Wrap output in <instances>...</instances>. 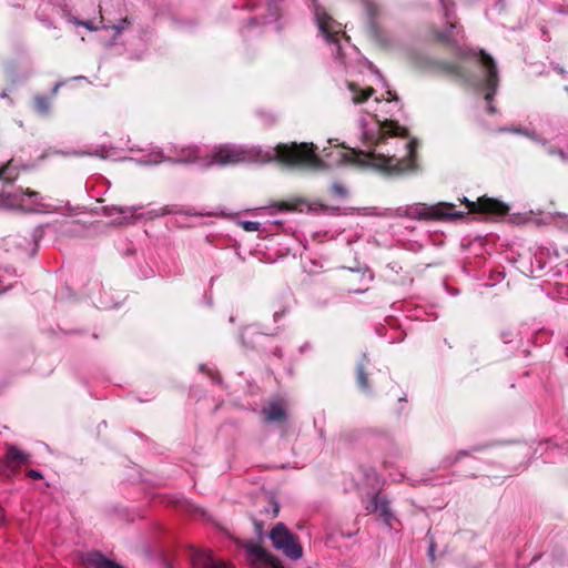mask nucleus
<instances>
[{
	"label": "nucleus",
	"mask_w": 568,
	"mask_h": 568,
	"mask_svg": "<svg viewBox=\"0 0 568 568\" xmlns=\"http://www.w3.org/2000/svg\"><path fill=\"white\" fill-rule=\"evenodd\" d=\"M408 155L404 159L386 156L375 151L364 152L348 149L343 153V160L346 163L356 165H371L387 174H402L416 169V155L414 142L407 143Z\"/></svg>",
	"instance_id": "f257e3e1"
},
{
	"label": "nucleus",
	"mask_w": 568,
	"mask_h": 568,
	"mask_svg": "<svg viewBox=\"0 0 568 568\" xmlns=\"http://www.w3.org/2000/svg\"><path fill=\"white\" fill-rule=\"evenodd\" d=\"M274 151L275 160L288 166H318L322 163L313 143H280Z\"/></svg>",
	"instance_id": "f03ea898"
},
{
	"label": "nucleus",
	"mask_w": 568,
	"mask_h": 568,
	"mask_svg": "<svg viewBox=\"0 0 568 568\" xmlns=\"http://www.w3.org/2000/svg\"><path fill=\"white\" fill-rule=\"evenodd\" d=\"M270 539L276 550L282 551L286 557L298 560L303 556V548L298 538L287 527L278 523L270 532Z\"/></svg>",
	"instance_id": "7ed1b4c3"
},
{
	"label": "nucleus",
	"mask_w": 568,
	"mask_h": 568,
	"mask_svg": "<svg viewBox=\"0 0 568 568\" xmlns=\"http://www.w3.org/2000/svg\"><path fill=\"white\" fill-rule=\"evenodd\" d=\"M416 216L425 221H453L465 217V213L455 211V205L452 203L439 202L416 209Z\"/></svg>",
	"instance_id": "20e7f679"
},
{
	"label": "nucleus",
	"mask_w": 568,
	"mask_h": 568,
	"mask_svg": "<svg viewBox=\"0 0 568 568\" xmlns=\"http://www.w3.org/2000/svg\"><path fill=\"white\" fill-rule=\"evenodd\" d=\"M462 202L466 204L470 213L487 214L495 217H503L509 213V206L506 203L486 195L478 197L475 202L464 197Z\"/></svg>",
	"instance_id": "39448f33"
},
{
	"label": "nucleus",
	"mask_w": 568,
	"mask_h": 568,
	"mask_svg": "<svg viewBox=\"0 0 568 568\" xmlns=\"http://www.w3.org/2000/svg\"><path fill=\"white\" fill-rule=\"evenodd\" d=\"M245 549L253 568H284L277 557L257 544L248 542Z\"/></svg>",
	"instance_id": "423d86ee"
},
{
	"label": "nucleus",
	"mask_w": 568,
	"mask_h": 568,
	"mask_svg": "<svg viewBox=\"0 0 568 568\" xmlns=\"http://www.w3.org/2000/svg\"><path fill=\"white\" fill-rule=\"evenodd\" d=\"M479 62L483 65V68L486 70L485 75V88H486V94L485 100L490 102L497 91L498 87V70L496 62L494 58L487 53L485 50H480L479 53Z\"/></svg>",
	"instance_id": "0eeeda50"
},
{
	"label": "nucleus",
	"mask_w": 568,
	"mask_h": 568,
	"mask_svg": "<svg viewBox=\"0 0 568 568\" xmlns=\"http://www.w3.org/2000/svg\"><path fill=\"white\" fill-rule=\"evenodd\" d=\"M246 159V154L243 150L229 146V145H221L215 149L213 154L211 155V160L209 162V166L213 164H217L221 166L226 165H236L239 163L244 162Z\"/></svg>",
	"instance_id": "6e6552de"
},
{
	"label": "nucleus",
	"mask_w": 568,
	"mask_h": 568,
	"mask_svg": "<svg viewBox=\"0 0 568 568\" xmlns=\"http://www.w3.org/2000/svg\"><path fill=\"white\" fill-rule=\"evenodd\" d=\"M407 135L408 130L405 126L399 125L398 122L394 120H385L384 122H381L378 131L375 135L369 136L366 133V136L369 138L371 144L374 146L385 142V140L388 138H406Z\"/></svg>",
	"instance_id": "1a4fd4ad"
},
{
	"label": "nucleus",
	"mask_w": 568,
	"mask_h": 568,
	"mask_svg": "<svg viewBox=\"0 0 568 568\" xmlns=\"http://www.w3.org/2000/svg\"><path fill=\"white\" fill-rule=\"evenodd\" d=\"M420 67L438 74H445L456 78L463 77L462 67L456 62L425 58L424 61L420 63Z\"/></svg>",
	"instance_id": "9d476101"
},
{
	"label": "nucleus",
	"mask_w": 568,
	"mask_h": 568,
	"mask_svg": "<svg viewBox=\"0 0 568 568\" xmlns=\"http://www.w3.org/2000/svg\"><path fill=\"white\" fill-rule=\"evenodd\" d=\"M191 561L197 568H226V564L216 559L212 551L207 549L195 551Z\"/></svg>",
	"instance_id": "9b49d317"
},
{
	"label": "nucleus",
	"mask_w": 568,
	"mask_h": 568,
	"mask_svg": "<svg viewBox=\"0 0 568 568\" xmlns=\"http://www.w3.org/2000/svg\"><path fill=\"white\" fill-rule=\"evenodd\" d=\"M263 414L268 422H284L286 419V403L281 398L271 400L263 408Z\"/></svg>",
	"instance_id": "f8f14e48"
},
{
	"label": "nucleus",
	"mask_w": 568,
	"mask_h": 568,
	"mask_svg": "<svg viewBox=\"0 0 568 568\" xmlns=\"http://www.w3.org/2000/svg\"><path fill=\"white\" fill-rule=\"evenodd\" d=\"M28 463L29 456L27 454L18 449L16 446L10 445L7 447L4 456V464L7 467L11 469H17Z\"/></svg>",
	"instance_id": "ddd939ff"
},
{
	"label": "nucleus",
	"mask_w": 568,
	"mask_h": 568,
	"mask_svg": "<svg viewBox=\"0 0 568 568\" xmlns=\"http://www.w3.org/2000/svg\"><path fill=\"white\" fill-rule=\"evenodd\" d=\"M0 210L24 211L22 200L16 193L0 192Z\"/></svg>",
	"instance_id": "4468645a"
},
{
	"label": "nucleus",
	"mask_w": 568,
	"mask_h": 568,
	"mask_svg": "<svg viewBox=\"0 0 568 568\" xmlns=\"http://www.w3.org/2000/svg\"><path fill=\"white\" fill-rule=\"evenodd\" d=\"M84 561L92 568H123L116 562L106 559L100 552H90L85 556Z\"/></svg>",
	"instance_id": "2eb2a0df"
},
{
	"label": "nucleus",
	"mask_w": 568,
	"mask_h": 568,
	"mask_svg": "<svg viewBox=\"0 0 568 568\" xmlns=\"http://www.w3.org/2000/svg\"><path fill=\"white\" fill-rule=\"evenodd\" d=\"M348 89L353 93V102L356 104L366 102L375 93V89L373 87H367L362 90L355 82H349Z\"/></svg>",
	"instance_id": "dca6fc26"
},
{
	"label": "nucleus",
	"mask_w": 568,
	"mask_h": 568,
	"mask_svg": "<svg viewBox=\"0 0 568 568\" xmlns=\"http://www.w3.org/2000/svg\"><path fill=\"white\" fill-rule=\"evenodd\" d=\"M13 162V159H11L4 165L0 166V180L6 184H12L19 178V171H17Z\"/></svg>",
	"instance_id": "f3484780"
},
{
	"label": "nucleus",
	"mask_w": 568,
	"mask_h": 568,
	"mask_svg": "<svg viewBox=\"0 0 568 568\" xmlns=\"http://www.w3.org/2000/svg\"><path fill=\"white\" fill-rule=\"evenodd\" d=\"M364 7H365V11L369 19V21H368L369 31L374 36H376L377 34V24L374 21V19L379 14V7L371 0H366L364 2Z\"/></svg>",
	"instance_id": "a211bd4d"
},
{
	"label": "nucleus",
	"mask_w": 568,
	"mask_h": 568,
	"mask_svg": "<svg viewBox=\"0 0 568 568\" xmlns=\"http://www.w3.org/2000/svg\"><path fill=\"white\" fill-rule=\"evenodd\" d=\"M374 511L378 513L379 517L390 526L392 513L388 505V501L382 500L379 498L374 499Z\"/></svg>",
	"instance_id": "6ab92c4d"
},
{
	"label": "nucleus",
	"mask_w": 568,
	"mask_h": 568,
	"mask_svg": "<svg viewBox=\"0 0 568 568\" xmlns=\"http://www.w3.org/2000/svg\"><path fill=\"white\" fill-rule=\"evenodd\" d=\"M199 159V150L196 148H186L181 151V158L175 163H191Z\"/></svg>",
	"instance_id": "aec40b11"
},
{
	"label": "nucleus",
	"mask_w": 568,
	"mask_h": 568,
	"mask_svg": "<svg viewBox=\"0 0 568 568\" xmlns=\"http://www.w3.org/2000/svg\"><path fill=\"white\" fill-rule=\"evenodd\" d=\"M305 202L301 199H294L291 201H278L274 203V206L277 207L280 211H295L301 205H304Z\"/></svg>",
	"instance_id": "412c9836"
},
{
	"label": "nucleus",
	"mask_w": 568,
	"mask_h": 568,
	"mask_svg": "<svg viewBox=\"0 0 568 568\" xmlns=\"http://www.w3.org/2000/svg\"><path fill=\"white\" fill-rule=\"evenodd\" d=\"M50 100L44 95H37L33 99V106L40 114H47L50 110Z\"/></svg>",
	"instance_id": "4be33fe9"
},
{
	"label": "nucleus",
	"mask_w": 568,
	"mask_h": 568,
	"mask_svg": "<svg viewBox=\"0 0 568 568\" xmlns=\"http://www.w3.org/2000/svg\"><path fill=\"white\" fill-rule=\"evenodd\" d=\"M329 193L334 197L345 199L347 196V189L339 182H334L329 187Z\"/></svg>",
	"instance_id": "5701e85b"
},
{
	"label": "nucleus",
	"mask_w": 568,
	"mask_h": 568,
	"mask_svg": "<svg viewBox=\"0 0 568 568\" xmlns=\"http://www.w3.org/2000/svg\"><path fill=\"white\" fill-rule=\"evenodd\" d=\"M240 225L247 232L258 231L261 226V224L255 221H242L240 222Z\"/></svg>",
	"instance_id": "b1692460"
},
{
	"label": "nucleus",
	"mask_w": 568,
	"mask_h": 568,
	"mask_svg": "<svg viewBox=\"0 0 568 568\" xmlns=\"http://www.w3.org/2000/svg\"><path fill=\"white\" fill-rule=\"evenodd\" d=\"M129 24H131V21L128 18H123L116 26H113L112 29L116 33H121Z\"/></svg>",
	"instance_id": "393cba45"
},
{
	"label": "nucleus",
	"mask_w": 568,
	"mask_h": 568,
	"mask_svg": "<svg viewBox=\"0 0 568 568\" xmlns=\"http://www.w3.org/2000/svg\"><path fill=\"white\" fill-rule=\"evenodd\" d=\"M435 39L438 41V42H443V43H449L450 42V37L447 32H442V31H438L435 33Z\"/></svg>",
	"instance_id": "a878e982"
},
{
	"label": "nucleus",
	"mask_w": 568,
	"mask_h": 568,
	"mask_svg": "<svg viewBox=\"0 0 568 568\" xmlns=\"http://www.w3.org/2000/svg\"><path fill=\"white\" fill-rule=\"evenodd\" d=\"M328 20H331V18H327V20H321L320 22V28L321 30L326 33V34H329L331 33V29H329V26H328Z\"/></svg>",
	"instance_id": "bb28decb"
},
{
	"label": "nucleus",
	"mask_w": 568,
	"mask_h": 568,
	"mask_svg": "<svg viewBox=\"0 0 568 568\" xmlns=\"http://www.w3.org/2000/svg\"><path fill=\"white\" fill-rule=\"evenodd\" d=\"M19 191H20L22 194H24V195H27V196H29V197H36V196H38V192H36V191H33V190H31V189H29V187H27V189H22V187H21V189H19Z\"/></svg>",
	"instance_id": "cd10ccee"
},
{
	"label": "nucleus",
	"mask_w": 568,
	"mask_h": 568,
	"mask_svg": "<svg viewBox=\"0 0 568 568\" xmlns=\"http://www.w3.org/2000/svg\"><path fill=\"white\" fill-rule=\"evenodd\" d=\"M43 235V230L41 227H38L34 233H33V239H34V245L38 246L39 245V239L42 237Z\"/></svg>",
	"instance_id": "c85d7f7f"
},
{
	"label": "nucleus",
	"mask_w": 568,
	"mask_h": 568,
	"mask_svg": "<svg viewBox=\"0 0 568 568\" xmlns=\"http://www.w3.org/2000/svg\"><path fill=\"white\" fill-rule=\"evenodd\" d=\"M358 381H359L362 387H364V388L367 387V378H366L365 374L362 371L358 374Z\"/></svg>",
	"instance_id": "c756f323"
},
{
	"label": "nucleus",
	"mask_w": 568,
	"mask_h": 568,
	"mask_svg": "<svg viewBox=\"0 0 568 568\" xmlns=\"http://www.w3.org/2000/svg\"><path fill=\"white\" fill-rule=\"evenodd\" d=\"M28 476L33 478V479L42 478V475L38 470H33V469L28 471Z\"/></svg>",
	"instance_id": "7c9ffc66"
},
{
	"label": "nucleus",
	"mask_w": 568,
	"mask_h": 568,
	"mask_svg": "<svg viewBox=\"0 0 568 568\" xmlns=\"http://www.w3.org/2000/svg\"><path fill=\"white\" fill-rule=\"evenodd\" d=\"M81 26L85 27L89 30H95L97 28L91 24L90 21H82L80 22Z\"/></svg>",
	"instance_id": "2f4dec72"
},
{
	"label": "nucleus",
	"mask_w": 568,
	"mask_h": 568,
	"mask_svg": "<svg viewBox=\"0 0 568 568\" xmlns=\"http://www.w3.org/2000/svg\"><path fill=\"white\" fill-rule=\"evenodd\" d=\"M273 505V510H272V518L276 517L277 514H278V506L275 504V503H272Z\"/></svg>",
	"instance_id": "473e14b6"
},
{
	"label": "nucleus",
	"mask_w": 568,
	"mask_h": 568,
	"mask_svg": "<svg viewBox=\"0 0 568 568\" xmlns=\"http://www.w3.org/2000/svg\"><path fill=\"white\" fill-rule=\"evenodd\" d=\"M113 211H116L118 213H126L129 210L122 209V207H112Z\"/></svg>",
	"instance_id": "72a5a7b5"
},
{
	"label": "nucleus",
	"mask_w": 568,
	"mask_h": 568,
	"mask_svg": "<svg viewBox=\"0 0 568 568\" xmlns=\"http://www.w3.org/2000/svg\"><path fill=\"white\" fill-rule=\"evenodd\" d=\"M389 100H397V95L388 91Z\"/></svg>",
	"instance_id": "f704fd0d"
},
{
	"label": "nucleus",
	"mask_w": 568,
	"mask_h": 568,
	"mask_svg": "<svg viewBox=\"0 0 568 568\" xmlns=\"http://www.w3.org/2000/svg\"><path fill=\"white\" fill-rule=\"evenodd\" d=\"M3 519V510H2V507L0 506V523L2 521Z\"/></svg>",
	"instance_id": "c9c22d12"
},
{
	"label": "nucleus",
	"mask_w": 568,
	"mask_h": 568,
	"mask_svg": "<svg viewBox=\"0 0 568 568\" xmlns=\"http://www.w3.org/2000/svg\"><path fill=\"white\" fill-rule=\"evenodd\" d=\"M455 27H456L455 23H453V22L449 23V28H455Z\"/></svg>",
	"instance_id": "e433bc0d"
}]
</instances>
